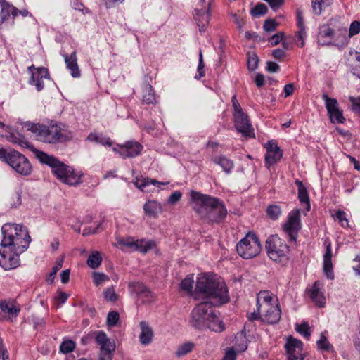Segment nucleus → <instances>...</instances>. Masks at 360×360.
<instances>
[{
    "instance_id": "4be33fe9",
    "label": "nucleus",
    "mask_w": 360,
    "mask_h": 360,
    "mask_svg": "<svg viewBox=\"0 0 360 360\" xmlns=\"http://www.w3.org/2000/svg\"><path fill=\"white\" fill-rule=\"evenodd\" d=\"M335 37L334 30L328 25H323L319 27L318 41L321 45H331L332 39Z\"/></svg>"
},
{
    "instance_id": "dca6fc26",
    "label": "nucleus",
    "mask_w": 360,
    "mask_h": 360,
    "mask_svg": "<svg viewBox=\"0 0 360 360\" xmlns=\"http://www.w3.org/2000/svg\"><path fill=\"white\" fill-rule=\"evenodd\" d=\"M338 32L339 36L335 39V43L338 46H345L348 44L350 37L360 32V22L356 20L351 23L348 36L347 35V30L345 27L339 28Z\"/></svg>"
},
{
    "instance_id": "f257e3e1",
    "label": "nucleus",
    "mask_w": 360,
    "mask_h": 360,
    "mask_svg": "<svg viewBox=\"0 0 360 360\" xmlns=\"http://www.w3.org/2000/svg\"><path fill=\"white\" fill-rule=\"evenodd\" d=\"M196 290L210 300L197 304L191 311V325L196 329L205 330L214 307H219L229 300L228 290L224 281L216 275L203 274L196 282Z\"/></svg>"
},
{
    "instance_id": "cd10ccee",
    "label": "nucleus",
    "mask_w": 360,
    "mask_h": 360,
    "mask_svg": "<svg viewBox=\"0 0 360 360\" xmlns=\"http://www.w3.org/2000/svg\"><path fill=\"white\" fill-rule=\"evenodd\" d=\"M309 296L312 301L319 307H323L325 304V297L320 290V283L316 281L310 290Z\"/></svg>"
},
{
    "instance_id": "39448f33",
    "label": "nucleus",
    "mask_w": 360,
    "mask_h": 360,
    "mask_svg": "<svg viewBox=\"0 0 360 360\" xmlns=\"http://www.w3.org/2000/svg\"><path fill=\"white\" fill-rule=\"evenodd\" d=\"M273 295L269 291H260L257 295V306L262 311V321L269 324H274L279 321L281 316V309Z\"/></svg>"
},
{
    "instance_id": "f704fd0d",
    "label": "nucleus",
    "mask_w": 360,
    "mask_h": 360,
    "mask_svg": "<svg viewBox=\"0 0 360 360\" xmlns=\"http://www.w3.org/2000/svg\"><path fill=\"white\" fill-rule=\"evenodd\" d=\"M233 347L236 349L237 352H244L247 349V339L243 333H238L236 335L235 342Z\"/></svg>"
},
{
    "instance_id": "473e14b6",
    "label": "nucleus",
    "mask_w": 360,
    "mask_h": 360,
    "mask_svg": "<svg viewBox=\"0 0 360 360\" xmlns=\"http://www.w3.org/2000/svg\"><path fill=\"white\" fill-rule=\"evenodd\" d=\"M1 8L0 18L1 23L7 20L10 15H12L13 18H14L18 15V9L11 4H4Z\"/></svg>"
},
{
    "instance_id": "aec40b11",
    "label": "nucleus",
    "mask_w": 360,
    "mask_h": 360,
    "mask_svg": "<svg viewBox=\"0 0 360 360\" xmlns=\"http://www.w3.org/2000/svg\"><path fill=\"white\" fill-rule=\"evenodd\" d=\"M47 138L45 140L46 143H56L66 140L67 137L62 132L60 127L56 124L49 126Z\"/></svg>"
},
{
    "instance_id": "37998d69",
    "label": "nucleus",
    "mask_w": 360,
    "mask_h": 360,
    "mask_svg": "<svg viewBox=\"0 0 360 360\" xmlns=\"http://www.w3.org/2000/svg\"><path fill=\"white\" fill-rule=\"evenodd\" d=\"M268 11L267 6L262 3H258L256 6L252 8L250 13L254 17H259L265 15Z\"/></svg>"
},
{
    "instance_id": "393cba45",
    "label": "nucleus",
    "mask_w": 360,
    "mask_h": 360,
    "mask_svg": "<svg viewBox=\"0 0 360 360\" xmlns=\"http://www.w3.org/2000/svg\"><path fill=\"white\" fill-rule=\"evenodd\" d=\"M65 62L67 68L70 70L71 75L75 78L80 77V71L77 62L76 52H72L70 56L64 55Z\"/></svg>"
},
{
    "instance_id": "c85d7f7f",
    "label": "nucleus",
    "mask_w": 360,
    "mask_h": 360,
    "mask_svg": "<svg viewBox=\"0 0 360 360\" xmlns=\"http://www.w3.org/2000/svg\"><path fill=\"white\" fill-rule=\"evenodd\" d=\"M212 162L219 165L226 174H230L234 167V162L225 155L216 156L212 159Z\"/></svg>"
},
{
    "instance_id": "58836bf2",
    "label": "nucleus",
    "mask_w": 360,
    "mask_h": 360,
    "mask_svg": "<svg viewBox=\"0 0 360 360\" xmlns=\"http://www.w3.org/2000/svg\"><path fill=\"white\" fill-rule=\"evenodd\" d=\"M267 216L272 220H277L282 214L281 207L276 204L270 205L266 209Z\"/></svg>"
},
{
    "instance_id": "e433bc0d",
    "label": "nucleus",
    "mask_w": 360,
    "mask_h": 360,
    "mask_svg": "<svg viewBox=\"0 0 360 360\" xmlns=\"http://www.w3.org/2000/svg\"><path fill=\"white\" fill-rule=\"evenodd\" d=\"M143 102L146 104H153L155 102L154 91L150 84H147L143 89Z\"/></svg>"
},
{
    "instance_id": "680f3d73",
    "label": "nucleus",
    "mask_w": 360,
    "mask_h": 360,
    "mask_svg": "<svg viewBox=\"0 0 360 360\" xmlns=\"http://www.w3.org/2000/svg\"><path fill=\"white\" fill-rule=\"evenodd\" d=\"M349 100L352 103V108L354 112L360 113V97L349 96Z\"/></svg>"
},
{
    "instance_id": "5fc2aeb1",
    "label": "nucleus",
    "mask_w": 360,
    "mask_h": 360,
    "mask_svg": "<svg viewBox=\"0 0 360 360\" xmlns=\"http://www.w3.org/2000/svg\"><path fill=\"white\" fill-rule=\"evenodd\" d=\"M325 4L323 0H312V8L315 15H319L323 11V5Z\"/></svg>"
},
{
    "instance_id": "72a5a7b5",
    "label": "nucleus",
    "mask_w": 360,
    "mask_h": 360,
    "mask_svg": "<svg viewBox=\"0 0 360 360\" xmlns=\"http://www.w3.org/2000/svg\"><path fill=\"white\" fill-rule=\"evenodd\" d=\"M295 184L297 185L298 188V198L302 203L307 204V210H309L310 209V203H309V197L308 194V191L303 184V183L297 179L295 181Z\"/></svg>"
},
{
    "instance_id": "338daca9",
    "label": "nucleus",
    "mask_w": 360,
    "mask_h": 360,
    "mask_svg": "<svg viewBox=\"0 0 360 360\" xmlns=\"http://www.w3.org/2000/svg\"><path fill=\"white\" fill-rule=\"evenodd\" d=\"M236 352L237 351L233 347L229 349L226 351L223 360H235L236 357Z\"/></svg>"
},
{
    "instance_id": "49530a36",
    "label": "nucleus",
    "mask_w": 360,
    "mask_h": 360,
    "mask_svg": "<svg viewBox=\"0 0 360 360\" xmlns=\"http://www.w3.org/2000/svg\"><path fill=\"white\" fill-rule=\"evenodd\" d=\"M334 217L339 221V223L343 228L349 227V221L347 219V214L344 211L338 210Z\"/></svg>"
},
{
    "instance_id": "ea45409f",
    "label": "nucleus",
    "mask_w": 360,
    "mask_h": 360,
    "mask_svg": "<svg viewBox=\"0 0 360 360\" xmlns=\"http://www.w3.org/2000/svg\"><path fill=\"white\" fill-rule=\"evenodd\" d=\"M102 262V257L100 253L97 251L92 252L87 259V264L91 269L98 268Z\"/></svg>"
},
{
    "instance_id": "412c9836",
    "label": "nucleus",
    "mask_w": 360,
    "mask_h": 360,
    "mask_svg": "<svg viewBox=\"0 0 360 360\" xmlns=\"http://www.w3.org/2000/svg\"><path fill=\"white\" fill-rule=\"evenodd\" d=\"M297 26L298 30L297 31L296 36L298 39L297 46L303 47L304 46V39L307 37L305 27L304 25L303 13L300 8L296 11Z\"/></svg>"
},
{
    "instance_id": "de8ad7c7",
    "label": "nucleus",
    "mask_w": 360,
    "mask_h": 360,
    "mask_svg": "<svg viewBox=\"0 0 360 360\" xmlns=\"http://www.w3.org/2000/svg\"><path fill=\"white\" fill-rule=\"evenodd\" d=\"M322 98L325 101L327 112L330 109L339 105L338 100L335 98H330L327 94L324 93L322 95Z\"/></svg>"
},
{
    "instance_id": "f3484780",
    "label": "nucleus",
    "mask_w": 360,
    "mask_h": 360,
    "mask_svg": "<svg viewBox=\"0 0 360 360\" xmlns=\"http://www.w3.org/2000/svg\"><path fill=\"white\" fill-rule=\"evenodd\" d=\"M303 344L301 340L289 337L285 347L288 354V360H304L302 354Z\"/></svg>"
},
{
    "instance_id": "9b49d317",
    "label": "nucleus",
    "mask_w": 360,
    "mask_h": 360,
    "mask_svg": "<svg viewBox=\"0 0 360 360\" xmlns=\"http://www.w3.org/2000/svg\"><path fill=\"white\" fill-rule=\"evenodd\" d=\"M28 72L31 74L28 81L29 84L35 86L37 91H41L44 88V79H50L48 68L44 67L35 68L34 65L28 67Z\"/></svg>"
},
{
    "instance_id": "09e8293b",
    "label": "nucleus",
    "mask_w": 360,
    "mask_h": 360,
    "mask_svg": "<svg viewBox=\"0 0 360 360\" xmlns=\"http://www.w3.org/2000/svg\"><path fill=\"white\" fill-rule=\"evenodd\" d=\"M297 332H298L300 334L302 335L304 337H305L307 339H309L311 336V333L309 330V326L308 323L304 322L301 324H297L295 328Z\"/></svg>"
},
{
    "instance_id": "8fccbe9b",
    "label": "nucleus",
    "mask_w": 360,
    "mask_h": 360,
    "mask_svg": "<svg viewBox=\"0 0 360 360\" xmlns=\"http://www.w3.org/2000/svg\"><path fill=\"white\" fill-rule=\"evenodd\" d=\"M316 343L319 349L328 351L332 347V345L329 343L327 338L323 335V333L321 334L320 339Z\"/></svg>"
},
{
    "instance_id": "2f4dec72",
    "label": "nucleus",
    "mask_w": 360,
    "mask_h": 360,
    "mask_svg": "<svg viewBox=\"0 0 360 360\" xmlns=\"http://www.w3.org/2000/svg\"><path fill=\"white\" fill-rule=\"evenodd\" d=\"M161 210V205L155 200H148L143 205L145 214L153 217H156Z\"/></svg>"
},
{
    "instance_id": "b1692460",
    "label": "nucleus",
    "mask_w": 360,
    "mask_h": 360,
    "mask_svg": "<svg viewBox=\"0 0 360 360\" xmlns=\"http://www.w3.org/2000/svg\"><path fill=\"white\" fill-rule=\"evenodd\" d=\"M323 271L328 278H334L332 264V248L330 243H328L326 245V252L323 256Z\"/></svg>"
},
{
    "instance_id": "c756f323",
    "label": "nucleus",
    "mask_w": 360,
    "mask_h": 360,
    "mask_svg": "<svg viewBox=\"0 0 360 360\" xmlns=\"http://www.w3.org/2000/svg\"><path fill=\"white\" fill-rule=\"evenodd\" d=\"M0 309L4 312L8 314L12 317H17L20 309L18 307L14 301H7L6 300L0 301Z\"/></svg>"
},
{
    "instance_id": "bb28decb",
    "label": "nucleus",
    "mask_w": 360,
    "mask_h": 360,
    "mask_svg": "<svg viewBox=\"0 0 360 360\" xmlns=\"http://www.w3.org/2000/svg\"><path fill=\"white\" fill-rule=\"evenodd\" d=\"M207 324V326H206V329H209L211 331L220 333L225 330L224 323L221 320H220L214 309H212V315L209 317Z\"/></svg>"
},
{
    "instance_id": "f03ea898",
    "label": "nucleus",
    "mask_w": 360,
    "mask_h": 360,
    "mask_svg": "<svg viewBox=\"0 0 360 360\" xmlns=\"http://www.w3.org/2000/svg\"><path fill=\"white\" fill-rule=\"evenodd\" d=\"M1 232L0 266L8 271L20 266L19 256L28 248L31 238L27 229L20 224H5Z\"/></svg>"
},
{
    "instance_id": "1a4fd4ad",
    "label": "nucleus",
    "mask_w": 360,
    "mask_h": 360,
    "mask_svg": "<svg viewBox=\"0 0 360 360\" xmlns=\"http://www.w3.org/2000/svg\"><path fill=\"white\" fill-rule=\"evenodd\" d=\"M301 228L300 210H293L288 214L287 221L283 225V229L289 237L290 240L295 242Z\"/></svg>"
},
{
    "instance_id": "4c0bfd02",
    "label": "nucleus",
    "mask_w": 360,
    "mask_h": 360,
    "mask_svg": "<svg viewBox=\"0 0 360 360\" xmlns=\"http://www.w3.org/2000/svg\"><path fill=\"white\" fill-rule=\"evenodd\" d=\"M169 182H160L155 179H150L148 178L144 179L143 180L141 181V182H136L135 185L136 186L141 190L142 191H144L145 188L150 185H154L155 186H159L160 185H167Z\"/></svg>"
},
{
    "instance_id": "0e129e2a",
    "label": "nucleus",
    "mask_w": 360,
    "mask_h": 360,
    "mask_svg": "<svg viewBox=\"0 0 360 360\" xmlns=\"http://www.w3.org/2000/svg\"><path fill=\"white\" fill-rule=\"evenodd\" d=\"M283 32H278L276 34L271 37L269 41L272 46H276L283 40Z\"/></svg>"
},
{
    "instance_id": "a878e982",
    "label": "nucleus",
    "mask_w": 360,
    "mask_h": 360,
    "mask_svg": "<svg viewBox=\"0 0 360 360\" xmlns=\"http://www.w3.org/2000/svg\"><path fill=\"white\" fill-rule=\"evenodd\" d=\"M96 342L101 346V351L115 352V344L110 340L103 331H99L97 333Z\"/></svg>"
},
{
    "instance_id": "774afa93",
    "label": "nucleus",
    "mask_w": 360,
    "mask_h": 360,
    "mask_svg": "<svg viewBox=\"0 0 360 360\" xmlns=\"http://www.w3.org/2000/svg\"><path fill=\"white\" fill-rule=\"evenodd\" d=\"M268 4L274 11H276L283 6L284 0H269Z\"/></svg>"
},
{
    "instance_id": "69168bd1",
    "label": "nucleus",
    "mask_w": 360,
    "mask_h": 360,
    "mask_svg": "<svg viewBox=\"0 0 360 360\" xmlns=\"http://www.w3.org/2000/svg\"><path fill=\"white\" fill-rule=\"evenodd\" d=\"M72 8L75 10L81 11L83 14L90 13V11L86 8L82 3L78 1L73 2Z\"/></svg>"
},
{
    "instance_id": "c03bdc74",
    "label": "nucleus",
    "mask_w": 360,
    "mask_h": 360,
    "mask_svg": "<svg viewBox=\"0 0 360 360\" xmlns=\"http://www.w3.org/2000/svg\"><path fill=\"white\" fill-rule=\"evenodd\" d=\"M93 281L95 285L99 286L103 283L108 281L110 278L103 273L94 272L92 274Z\"/></svg>"
},
{
    "instance_id": "6e6d98bb",
    "label": "nucleus",
    "mask_w": 360,
    "mask_h": 360,
    "mask_svg": "<svg viewBox=\"0 0 360 360\" xmlns=\"http://www.w3.org/2000/svg\"><path fill=\"white\" fill-rule=\"evenodd\" d=\"M63 259H60V261H58L56 264V266H54L52 269H51V271L50 272L48 278H47V281L50 283H53L54 278H55V276H56V273L58 272V271L59 269H61L62 266H63Z\"/></svg>"
},
{
    "instance_id": "5701e85b",
    "label": "nucleus",
    "mask_w": 360,
    "mask_h": 360,
    "mask_svg": "<svg viewBox=\"0 0 360 360\" xmlns=\"http://www.w3.org/2000/svg\"><path fill=\"white\" fill-rule=\"evenodd\" d=\"M141 333L139 335L140 342L143 345H149L152 341L154 336L153 330L148 323L142 321L139 323Z\"/></svg>"
},
{
    "instance_id": "2eb2a0df",
    "label": "nucleus",
    "mask_w": 360,
    "mask_h": 360,
    "mask_svg": "<svg viewBox=\"0 0 360 360\" xmlns=\"http://www.w3.org/2000/svg\"><path fill=\"white\" fill-rule=\"evenodd\" d=\"M265 165L269 169L271 166L277 163L283 156V150L278 146L276 141H269L266 145Z\"/></svg>"
},
{
    "instance_id": "a18cd8bd",
    "label": "nucleus",
    "mask_w": 360,
    "mask_h": 360,
    "mask_svg": "<svg viewBox=\"0 0 360 360\" xmlns=\"http://www.w3.org/2000/svg\"><path fill=\"white\" fill-rule=\"evenodd\" d=\"M193 283V277L192 276H187L184 279L181 281L180 284L181 288L184 290L191 292Z\"/></svg>"
},
{
    "instance_id": "9d476101",
    "label": "nucleus",
    "mask_w": 360,
    "mask_h": 360,
    "mask_svg": "<svg viewBox=\"0 0 360 360\" xmlns=\"http://www.w3.org/2000/svg\"><path fill=\"white\" fill-rule=\"evenodd\" d=\"M210 1L207 3L205 0H199L198 5L194 10V18L200 32H205L210 23Z\"/></svg>"
},
{
    "instance_id": "4468645a",
    "label": "nucleus",
    "mask_w": 360,
    "mask_h": 360,
    "mask_svg": "<svg viewBox=\"0 0 360 360\" xmlns=\"http://www.w3.org/2000/svg\"><path fill=\"white\" fill-rule=\"evenodd\" d=\"M112 150L123 158H134L140 155L143 146L137 141H129L124 145H117V147H114Z\"/></svg>"
},
{
    "instance_id": "052dcab7",
    "label": "nucleus",
    "mask_w": 360,
    "mask_h": 360,
    "mask_svg": "<svg viewBox=\"0 0 360 360\" xmlns=\"http://www.w3.org/2000/svg\"><path fill=\"white\" fill-rule=\"evenodd\" d=\"M330 120L332 123H344L345 121V118L343 116L342 110L339 112H336L332 115L329 116Z\"/></svg>"
},
{
    "instance_id": "7c9ffc66",
    "label": "nucleus",
    "mask_w": 360,
    "mask_h": 360,
    "mask_svg": "<svg viewBox=\"0 0 360 360\" xmlns=\"http://www.w3.org/2000/svg\"><path fill=\"white\" fill-rule=\"evenodd\" d=\"M7 139L8 141L11 142L13 144L18 145L22 148H29L33 152L34 150H36L25 138V136L20 134L11 133Z\"/></svg>"
},
{
    "instance_id": "ddd939ff",
    "label": "nucleus",
    "mask_w": 360,
    "mask_h": 360,
    "mask_svg": "<svg viewBox=\"0 0 360 360\" xmlns=\"http://www.w3.org/2000/svg\"><path fill=\"white\" fill-rule=\"evenodd\" d=\"M234 126L236 130L246 138L255 136L253 128L250 122L248 116L244 112L233 114Z\"/></svg>"
},
{
    "instance_id": "20e7f679",
    "label": "nucleus",
    "mask_w": 360,
    "mask_h": 360,
    "mask_svg": "<svg viewBox=\"0 0 360 360\" xmlns=\"http://www.w3.org/2000/svg\"><path fill=\"white\" fill-rule=\"evenodd\" d=\"M34 153L40 162L51 168L53 174L63 183L70 186H77L82 183V174L77 173L71 167L57 158L39 150H34Z\"/></svg>"
},
{
    "instance_id": "3c124183",
    "label": "nucleus",
    "mask_w": 360,
    "mask_h": 360,
    "mask_svg": "<svg viewBox=\"0 0 360 360\" xmlns=\"http://www.w3.org/2000/svg\"><path fill=\"white\" fill-rule=\"evenodd\" d=\"M119 314L115 311H112L108 314L107 316V324L109 327H114L119 321Z\"/></svg>"
},
{
    "instance_id": "13d9d810",
    "label": "nucleus",
    "mask_w": 360,
    "mask_h": 360,
    "mask_svg": "<svg viewBox=\"0 0 360 360\" xmlns=\"http://www.w3.org/2000/svg\"><path fill=\"white\" fill-rule=\"evenodd\" d=\"M278 25V22H276L275 20L267 19L265 20L263 27L265 31L271 32L276 30Z\"/></svg>"
},
{
    "instance_id": "7ed1b4c3",
    "label": "nucleus",
    "mask_w": 360,
    "mask_h": 360,
    "mask_svg": "<svg viewBox=\"0 0 360 360\" xmlns=\"http://www.w3.org/2000/svg\"><path fill=\"white\" fill-rule=\"evenodd\" d=\"M192 207L200 219L208 224H220L227 215V210L220 199L192 191Z\"/></svg>"
},
{
    "instance_id": "603ef678",
    "label": "nucleus",
    "mask_w": 360,
    "mask_h": 360,
    "mask_svg": "<svg viewBox=\"0 0 360 360\" xmlns=\"http://www.w3.org/2000/svg\"><path fill=\"white\" fill-rule=\"evenodd\" d=\"M75 347V344L72 340H65L60 345V352L67 354L73 351Z\"/></svg>"
},
{
    "instance_id": "f8f14e48",
    "label": "nucleus",
    "mask_w": 360,
    "mask_h": 360,
    "mask_svg": "<svg viewBox=\"0 0 360 360\" xmlns=\"http://www.w3.org/2000/svg\"><path fill=\"white\" fill-rule=\"evenodd\" d=\"M118 244L125 246L128 249L137 250L142 253H146L153 249L156 243L154 240H146L145 239L134 240V238H121L118 240Z\"/></svg>"
},
{
    "instance_id": "e2e57ef3",
    "label": "nucleus",
    "mask_w": 360,
    "mask_h": 360,
    "mask_svg": "<svg viewBox=\"0 0 360 360\" xmlns=\"http://www.w3.org/2000/svg\"><path fill=\"white\" fill-rule=\"evenodd\" d=\"M182 193L179 191H175L169 197L167 202L169 204L174 205L181 200Z\"/></svg>"
},
{
    "instance_id": "423d86ee",
    "label": "nucleus",
    "mask_w": 360,
    "mask_h": 360,
    "mask_svg": "<svg viewBox=\"0 0 360 360\" xmlns=\"http://www.w3.org/2000/svg\"><path fill=\"white\" fill-rule=\"evenodd\" d=\"M266 252L269 258L276 262H285L288 260L289 246L276 236H271L266 241Z\"/></svg>"
},
{
    "instance_id": "a211bd4d",
    "label": "nucleus",
    "mask_w": 360,
    "mask_h": 360,
    "mask_svg": "<svg viewBox=\"0 0 360 360\" xmlns=\"http://www.w3.org/2000/svg\"><path fill=\"white\" fill-rule=\"evenodd\" d=\"M22 124L23 128L31 131L35 136L37 140L45 143L46 136H48L49 126L29 121L25 122Z\"/></svg>"
},
{
    "instance_id": "79ce46f5",
    "label": "nucleus",
    "mask_w": 360,
    "mask_h": 360,
    "mask_svg": "<svg viewBox=\"0 0 360 360\" xmlns=\"http://www.w3.org/2000/svg\"><path fill=\"white\" fill-rule=\"evenodd\" d=\"M88 139L91 141H94L98 143H101L103 146H111L112 143L109 137L99 136L97 134H90L88 136Z\"/></svg>"
},
{
    "instance_id": "c9c22d12",
    "label": "nucleus",
    "mask_w": 360,
    "mask_h": 360,
    "mask_svg": "<svg viewBox=\"0 0 360 360\" xmlns=\"http://www.w3.org/2000/svg\"><path fill=\"white\" fill-rule=\"evenodd\" d=\"M21 203V193L18 191L12 193L6 198V206L9 208H17Z\"/></svg>"
},
{
    "instance_id": "bf43d9fd",
    "label": "nucleus",
    "mask_w": 360,
    "mask_h": 360,
    "mask_svg": "<svg viewBox=\"0 0 360 360\" xmlns=\"http://www.w3.org/2000/svg\"><path fill=\"white\" fill-rule=\"evenodd\" d=\"M204 68H205V64L203 62L202 54V52L200 51V55H199V63H198V75H196L195 77V79H199L205 75V73L204 71Z\"/></svg>"
},
{
    "instance_id": "864d4df0",
    "label": "nucleus",
    "mask_w": 360,
    "mask_h": 360,
    "mask_svg": "<svg viewBox=\"0 0 360 360\" xmlns=\"http://www.w3.org/2000/svg\"><path fill=\"white\" fill-rule=\"evenodd\" d=\"M103 296L107 301L115 302L117 300V295L113 287L105 289L103 291Z\"/></svg>"
},
{
    "instance_id": "6e6552de",
    "label": "nucleus",
    "mask_w": 360,
    "mask_h": 360,
    "mask_svg": "<svg viewBox=\"0 0 360 360\" xmlns=\"http://www.w3.org/2000/svg\"><path fill=\"white\" fill-rule=\"evenodd\" d=\"M15 172L21 176H29L32 171V167L29 160L20 152L10 149V153L5 160Z\"/></svg>"
},
{
    "instance_id": "6ab92c4d",
    "label": "nucleus",
    "mask_w": 360,
    "mask_h": 360,
    "mask_svg": "<svg viewBox=\"0 0 360 360\" xmlns=\"http://www.w3.org/2000/svg\"><path fill=\"white\" fill-rule=\"evenodd\" d=\"M129 289L131 293L143 297L146 302H150L153 297L152 292L140 281H131L129 283Z\"/></svg>"
},
{
    "instance_id": "0eeeda50",
    "label": "nucleus",
    "mask_w": 360,
    "mask_h": 360,
    "mask_svg": "<svg viewBox=\"0 0 360 360\" xmlns=\"http://www.w3.org/2000/svg\"><path fill=\"white\" fill-rule=\"evenodd\" d=\"M262 246L258 237L255 233H248L237 244L238 255L248 259L256 257L261 251Z\"/></svg>"
},
{
    "instance_id": "a19ab883",
    "label": "nucleus",
    "mask_w": 360,
    "mask_h": 360,
    "mask_svg": "<svg viewBox=\"0 0 360 360\" xmlns=\"http://www.w3.org/2000/svg\"><path fill=\"white\" fill-rule=\"evenodd\" d=\"M193 347L194 344L192 342L184 343L178 347L176 355L179 357L185 356L193 350Z\"/></svg>"
},
{
    "instance_id": "4d7b16f0",
    "label": "nucleus",
    "mask_w": 360,
    "mask_h": 360,
    "mask_svg": "<svg viewBox=\"0 0 360 360\" xmlns=\"http://www.w3.org/2000/svg\"><path fill=\"white\" fill-rule=\"evenodd\" d=\"M259 63V58L255 55L249 56L248 58V68L249 70L254 71L257 69Z\"/></svg>"
}]
</instances>
